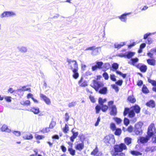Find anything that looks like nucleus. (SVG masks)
Masks as SVG:
<instances>
[{"instance_id":"nucleus-1","label":"nucleus","mask_w":156,"mask_h":156,"mask_svg":"<svg viewBox=\"0 0 156 156\" xmlns=\"http://www.w3.org/2000/svg\"><path fill=\"white\" fill-rule=\"evenodd\" d=\"M127 149V147L125 144L121 143L114 145L111 153L112 156H125V154L122 151L123 150Z\"/></svg>"},{"instance_id":"nucleus-2","label":"nucleus","mask_w":156,"mask_h":156,"mask_svg":"<svg viewBox=\"0 0 156 156\" xmlns=\"http://www.w3.org/2000/svg\"><path fill=\"white\" fill-rule=\"evenodd\" d=\"M136 113V104L129 108L125 107L123 114L125 117L128 115L129 117L132 118L135 116Z\"/></svg>"},{"instance_id":"nucleus-3","label":"nucleus","mask_w":156,"mask_h":156,"mask_svg":"<svg viewBox=\"0 0 156 156\" xmlns=\"http://www.w3.org/2000/svg\"><path fill=\"white\" fill-rule=\"evenodd\" d=\"M135 54V52L131 51L126 52V58L130 59L128 62V63L136 67V57L132 58Z\"/></svg>"},{"instance_id":"nucleus-4","label":"nucleus","mask_w":156,"mask_h":156,"mask_svg":"<svg viewBox=\"0 0 156 156\" xmlns=\"http://www.w3.org/2000/svg\"><path fill=\"white\" fill-rule=\"evenodd\" d=\"M109 108L106 105H97L95 107V109L96 114L99 113L101 110L103 112H107Z\"/></svg>"},{"instance_id":"nucleus-5","label":"nucleus","mask_w":156,"mask_h":156,"mask_svg":"<svg viewBox=\"0 0 156 156\" xmlns=\"http://www.w3.org/2000/svg\"><path fill=\"white\" fill-rule=\"evenodd\" d=\"M147 133L148 137L150 138L153 136L156 133V129L153 123H151L148 126Z\"/></svg>"},{"instance_id":"nucleus-6","label":"nucleus","mask_w":156,"mask_h":156,"mask_svg":"<svg viewBox=\"0 0 156 156\" xmlns=\"http://www.w3.org/2000/svg\"><path fill=\"white\" fill-rule=\"evenodd\" d=\"M103 142L106 143L110 144H114L115 141L114 136L112 134H109L106 136L103 139Z\"/></svg>"},{"instance_id":"nucleus-7","label":"nucleus","mask_w":156,"mask_h":156,"mask_svg":"<svg viewBox=\"0 0 156 156\" xmlns=\"http://www.w3.org/2000/svg\"><path fill=\"white\" fill-rule=\"evenodd\" d=\"M93 85L91 86L94 88L96 91H98L99 89L104 86V85L102 82L98 81L97 80H93Z\"/></svg>"},{"instance_id":"nucleus-8","label":"nucleus","mask_w":156,"mask_h":156,"mask_svg":"<svg viewBox=\"0 0 156 156\" xmlns=\"http://www.w3.org/2000/svg\"><path fill=\"white\" fill-rule=\"evenodd\" d=\"M70 69L72 70L73 73V77L75 79H77L79 75V73L78 72V66H77L76 64H74V67L72 65H70Z\"/></svg>"},{"instance_id":"nucleus-9","label":"nucleus","mask_w":156,"mask_h":156,"mask_svg":"<svg viewBox=\"0 0 156 156\" xmlns=\"http://www.w3.org/2000/svg\"><path fill=\"white\" fill-rule=\"evenodd\" d=\"M103 62L102 61H97L95 62V64L91 67L92 71H96L98 69H101L102 68Z\"/></svg>"},{"instance_id":"nucleus-10","label":"nucleus","mask_w":156,"mask_h":156,"mask_svg":"<svg viewBox=\"0 0 156 156\" xmlns=\"http://www.w3.org/2000/svg\"><path fill=\"white\" fill-rule=\"evenodd\" d=\"M16 14L12 11H5L2 13L0 15L1 18L7 17L16 16Z\"/></svg>"},{"instance_id":"nucleus-11","label":"nucleus","mask_w":156,"mask_h":156,"mask_svg":"<svg viewBox=\"0 0 156 156\" xmlns=\"http://www.w3.org/2000/svg\"><path fill=\"white\" fill-rule=\"evenodd\" d=\"M75 149L80 151H81L84 147V142L79 143L78 141H76L75 143Z\"/></svg>"},{"instance_id":"nucleus-12","label":"nucleus","mask_w":156,"mask_h":156,"mask_svg":"<svg viewBox=\"0 0 156 156\" xmlns=\"http://www.w3.org/2000/svg\"><path fill=\"white\" fill-rule=\"evenodd\" d=\"M40 96L41 99L43 100L46 104L48 105L51 104V101L50 99L45 95L42 94H40Z\"/></svg>"},{"instance_id":"nucleus-13","label":"nucleus","mask_w":156,"mask_h":156,"mask_svg":"<svg viewBox=\"0 0 156 156\" xmlns=\"http://www.w3.org/2000/svg\"><path fill=\"white\" fill-rule=\"evenodd\" d=\"M30 86V85L27 84L23 86H20L19 88L17 89L16 90L20 92L21 91H29V92H31V88H27Z\"/></svg>"},{"instance_id":"nucleus-14","label":"nucleus","mask_w":156,"mask_h":156,"mask_svg":"<svg viewBox=\"0 0 156 156\" xmlns=\"http://www.w3.org/2000/svg\"><path fill=\"white\" fill-rule=\"evenodd\" d=\"M150 138L147 135L145 137L140 136L138 139L137 142L142 144H145L148 141Z\"/></svg>"},{"instance_id":"nucleus-15","label":"nucleus","mask_w":156,"mask_h":156,"mask_svg":"<svg viewBox=\"0 0 156 156\" xmlns=\"http://www.w3.org/2000/svg\"><path fill=\"white\" fill-rule=\"evenodd\" d=\"M143 125V122L141 121H140L137 123V135H141L142 134L143 130L141 129V127Z\"/></svg>"},{"instance_id":"nucleus-16","label":"nucleus","mask_w":156,"mask_h":156,"mask_svg":"<svg viewBox=\"0 0 156 156\" xmlns=\"http://www.w3.org/2000/svg\"><path fill=\"white\" fill-rule=\"evenodd\" d=\"M137 68L139 69L142 72L145 73L147 71V67L144 64L138 63L137 64Z\"/></svg>"},{"instance_id":"nucleus-17","label":"nucleus","mask_w":156,"mask_h":156,"mask_svg":"<svg viewBox=\"0 0 156 156\" xmlns=\"http://www.w3.org/2000/svg\"><path fill=\"white\" fill-rule=\"evenodd\" d=\"M110 112V114L111 115H116L117 113V108L115 105H114L112 107L109 108Z\"/></svg>"},{"instance_id":"nucleus-18","label":"nucleus","mask_w":156,"mask_h":156,"mask_svg":"<svg viewBox=\"0 0 156 156\" xmlns=\"http://www.w3.org/2000/svg\"><path fill=\"white\" fill-rule=\"evenodd\" d=\"M131 12L124 13L122 14L121 16H119V18L122 21L126 22V16L131 14Z\"/></svg>"},{"instance_id":"nucleus-19","label":"nucleus","mask_w":156,"mask_h":156,"mask_svg":"<svg viewBox=\"0 0 156 156\" xmlns=\"http://www.w3.org/2000/svg\"><path fill=\"white\" fill-rule=\"evenodd\" d=\"M101 88H100L98 90L99 93L101 94H106L108 92V89L107 87H101Z\"/></svg>"},{"instance_id":"nucleus-20","label":"nucleus","mask_w":156,"mask_h":156,"mask_svg":"<svg viewBox=\"0 0 156 156\" xmlns=\"http://www.w3.org/2000/svg\"><path fill=\"white\" fill-rule=\"evenodd\" d=\"M127 102L131 103H134L136 101L133 95L129 96L127 98Z\"/></svg>"},{"instance_id":"nucleus-21","label":"nucleus","mask_w":156,"mask_h":156,"mask_svg":"<svg viewBox=\"0 0 156 156\" xmlns=\"http://www.w3.org/2000/svg\"><path fill=\"white\" fill-rule=\"evenodd\" d=\"M126 42H122L120 44H119L117 42L115 43L114 44V48H115L119 49L126 45Z\"/></svg>"},{"instance_id":"nucleus-22","label":"nucleus","mask_w":156,"mask_h":156,"mask_svg":"<svg viewBox=\"0 0 156 156\" xmlns=\"http://www.w3.org/2000/svg\"><path fill=\"white\" fill-rule=\"evenodd\" d=\"M110 68L111 65L109 63H105L104 64L103 63L101 69L103 71H106Z\"/></svg>"},{"instance_id":"nucleus-23","label":"nucleus","mask_w":156,"mask_h":156,"mask_svg":"<svg viewBox=\"0 0 156 156\" xmlns=\"http://www.w3.org/2000/svg\"><path fill=\"white\" fill-rule=\"evenodd\" d=\"M146 105L149 107H151L152 108H154L155 106V103L154 101L152 100H151L147 102L146 104Z\"/></svg>"},{"instance_id":"nucleus-24","label":"nucleus","mask_w":156,"mask_h":156,"mask_svg":"<svg viewBox=\"0 0 156 156\" xmlns=\"http://www.w3.org/2000/svg\"><path fill=\"white\" fill-rule=\"evenodd\" d=\"M30 111L33 112L35 114H38L40 112L39 108L38 107H31L30 109Z\"/></svg>"},{"instance_id":"nucleus-25","label":"nucleus","mask_w":156,"mask_h":156,"mask_svg":"<svg viewBox=\"0 0 156 156\" xmlns=\"http://www.w3.org/2000/svg\"><path fill=\"white\" fill-rule=\"evenodd\" d=\"M147 61L150 65L154 66L155 65L156 60L153 58L148 59H147Z\"/></svg>"},{"instance_id":"nucleus-26","label":"nucleus","mask_w":156,"mask_h":156,"mask_svg":"<svg viewBox=\"0 0 156 156\" xmlns=\"http://www.w3.org/2000/svg\"><path fill=\"white\" fill-rule=\"evenodd\" d=\"M119 65L117 63H114L112 65L111 69L113 71H116L119 68Z\"/></svg>"},{"instance_id":"nucleus-27","label":"nucleus","mask_w":156,"mask_h":156,"mask_svg":"<svg viewBox=\"0 0 156 156\" xmlns=\"http://www.w3.org/2000/svg\"><path fill=\"white\" fill-rule=\"evenodd\" d=\"M125 144L128 145L132 143V138L130 137H126L124 139Z\"/></svg>"},{"instance_id":"nucleus-28","label":"nucleus","mask_w":156,"mask_h":156,"mask_svg":"<svg viewBox=\"0 0 156 156\" xmlns=\"http://www.w3.org/2000/svg\"><path fill=\"white\" fill-rule=\"evenodd\" d=\"M141 90L143 93L145 94H147L149 92V90L145 84L143 85Z\"/></svg>"},{"instance_id":"nucleus-29","label":"nucleus","mask_w":156,"mask_h":156,"mask_svg":"<svg viewBox=\"0 0 156 156\" xmlns=\"http://www.w3.org/2000/svg\"><path fill=\"white\" fill-rule=\"evenodd\" d=\"M146 46V43H142L140 45L138 51V53H140L142 52L143 49Z\"/></svg>"},{"instance_id":"nucleus-30","label":"nucleus","mask_w":156,"mask_h":156,"mask_svg":"<svg viewBox=\"0 0 156 156\" xmlns=\"http://www.w3.org/2000/svg\"><path fill=\"white\" fill-rule=\"evenodd\" d=\"M114 131V134L115 135L118 136L120 135L122 132V129L120 128H116Z\"/></svg>"},{"instance_id":"nucleus-31","label":"nucleus","mask_w":156,"mask_h":156,"mask_svg":"<svg viewBox=\"0 0 156 156\" xmlns=\"http://www.w3.org/2000/svg\"><path fill=\"white\" fill-rule=\"evenodd\" d=\"M23 138L25 140H31L33 138V136L31 134H27L23 136Z\"/></svg>"},{"instance_id":"nucleus-32","label":"nucleus","mask_w":156,"mask_h":156,"mask_svg":"<svg viewBox=\"0 0 156 156\" xmlns=\"http://www.w3.org/2000/svg\"><path fill=\"white\" fill-rule=\"evenodd\" d=\"M68 151L71 155L74 156L75 155L76 151L73 147H68Z\"/></svg>"},{"instance_id":"nucleus-33","label":"nucleus","mask_w":156,"mask_h":156,"mask_svg":"<svg viewBox=\"0 0 156 156\" xmlns=\"http://www.w3.org/2000/svg\"><path fill=\"white\" fill-rule=\"evenodd\" d=\"M20 104L23 106H27L30 105V102L28 100L25 101H22L20 102Z\"/></svg>"},{"instance_id":"nucleus-34","label":"nucleus","mask_w":156,"mask_h":156,"mask_svg":"<svg viewBox=\"0 0 156 156\" xmlns=\"http://www.w3.org/2000/svg\"><path fill=\"white\" fill-rule=\"evenodd\" d=\"M107 101L106 98H105L103 99L102 98L99 97L98 99V105L104 104Z\"/></svg>"},{"instance_id":"nucleus-35","label":"nucleus","mask_w":156,"mask_h":156,"mask_svg":"<svg viewBox=\"0 0 156 156\" xmlns=\"http://www.w3.org/2000/svg\"><path fill=\"white\" fill-rule=\"evenodd\" d=\"M113 119L118 125L121 124L122 121V120L121 118L117 117H114Z\"/></svg>"},{"instance_id":"nucleus-36","label":"nucleus","mask_w":156,"mask_h":156,"mask_svg":"<svg viewBox=\"0 0 156 156\" xmlns=\"http://www.w3.org/2000/svg\"><path fill=\"white\" fill-rule=\"evenodd\" d=\"M111 86L113 89L115 90L116 92L117 93L118 92L119 90V88L118 86L115 84H111Z\"/></svg>"},{"instance_id":"nucleus-37","label":"nucleus","mask_w":156,"mask_h":156,"mask_svg":"<svg viewBox=\"0 0 156 156\" xmlns=\"http://www.w3.org/2000/svg\"><path fill=\"white\" fill-rule=\"evenodd\" d=\"M148 82L151 83L152 86L154 87L156 86V81L151 79L150 78L148 77L147 78Z\"/></svg>"},{"instance_id":"nucleus-38","label":"nucleus","mask_w":156,"mask_h":156,"mask_svg":"<svg viewBox=\"0 0 156 156\" xmlns=\"http://www.w3.org/2000/svg\"><path fill=\"white\" fill-rule=\"evenodd\" d=\"M99 151L98 148L96 146L95 148L91 152V154L93 155H96Z\"/></svg>"},{"instance_id":"nucleus-39","label":"nucleus","mask_w":156,"mask_h":156,"mask_svg":"<svg viewBox=\"0 0 156 156\" xmlns=\"http://www.w3.org/2000/svg\"><path fill=\"white\" fill-rule=\"evenodd\" d=\"M17 48L20 51L22 52L25 53L27 51V48L24 46H22L20 48L18 47Z\"/></svg>"},{"instance_id":"nucleus-40","label":"nucleus","mask_w":156,"mask_h":156,"mask_svg":"<svg viewBox=\"0 0 156 156\" xmlns=\"http://www.w3.org/2000/svg\"><path fill=\"white\" fill-rule=\"evenodd\" d=\"M130 123L129 120L127 118L125 117L123 120V123L126 126H127Z\"/></svg>"},{"instance_id":"nucleus-41","label":"nucleus","mask_w":156,"mask_h":156,"mask_svg":"<svg viewBox=\"0 0 156 156\" xmlns=\"http://www.w3.org/2000/svg\"><path fill=\"white\" fill-rule=\"evenodd\" d=\"M78 137L80 138V140L82 142H84L86 139L84 135L82 133L80 134L79 135Z\"/></svg>"},{"instance_id":"nucleus-42","label":"nucleus","mask_w":156,"mask_h":156,"mask_svg":"<svg viewBox=\"0 0 156 156\" xmlns=\"http://www.w3.org/2000/svg\"><path fill=\"white\" fill-rule=\"evenodd\" d=\"M63 131L65 133H68L69 131V127L67 123H66L65 127L63 128Z\"/></svg>"},{"instance_id":"nucleus-43","label":"nucleus","mask_w":156,"mask_h":156,"mask_svg":"<svg viewBox=\"0 0 156 156\" xmlns=\"http://www.w3.org/2000/svg\"><path fill=\"white\" fill-rule=\"evenodd\" d=\"M115 84L117 86H121L122 85L123 81L122 79H119L118 80H116V81H115Z\"/></svg>"},{"instance_id":"nucleus-44","label":"nucleus","mask_w":156,"mask_h":156,"mask_svg":"<svg viewBox=\"0 0 156 156\" xmlns=\"http://www.w3.org/2000/svg\"><path fill=\"white\" fill-rule=\"evenodd\" d=\"M110 128L112 131H114L116 128L115 124L114 122H111L110 124Z\"/></svg>"},{"instance_id":"nucleus-45","label":"nucleus","mask_w":156,"mask_h":156,"mask_svg":"<svg viewBox=\"0 0 156 156\" xmlns=\"http://www.w3.org/2000/svg\"><path fill=\"white\" fill-rule=\"evenodd\" d=\"M35 137L37 140H41L44 138L45 136L42 135H39L36 134L35 135Z\"/></svg>"},{"instance_id":"nucleus-46","label":"nucleus","mask_w":156,"mask_h":156,"mask_svg":"<svg viewBox=\"0 0 156 156\" xmlns=\"http://www.w3.org/2000/svg\"><path fill=\"white\" fill-rule=\"evenodd\" d=\"M73 129L74 128H73L71 131V132H72V133L73 134L72 136L75 138H76L78 135L79 133L78 132H75V131H73Z\"/></svg>"},{"instance_id":"nucleus-47","label":"nucleus","mask_w":156,"mask_h":156,"mask_svg":"<svg viewBox=\"0 0 156 156\" xmlns=\"http://www.w3.org/2000/svg\"><path fill=\"white\" fill-rule=\"evenodd\" d=\"M104 72V73L102 74L103 77L105 80H108L109 79L108 74L106 71Z\"/></svg>"},{"instance_id":"nucleus-48","label":"nucleus","mask_w":156,"mask_h":156,"mask_svg":"<svg viewBox=\"0 0 156 156\" xmlns=\"http://www.w3.org/2000/svg\"><path fill=\"white\" fill-rule=\"evenodd\" d=\"M4 98L6 101L8 102H10L12 101V98L11 96H4Z\"/></svg>"},{"instance_id":"nucleus-49","label":"nucleus","mask_w":156,"mask_h":156,"mask_svg":"<svg viewBox=\"0 0 156 156\" xmlns=\"http://www.w3.org/2000/svg\"><path fill=\"white\" fill-rule=\"evenodd\" d=\"M79 85L81 87H85L88 85L87 82L86 80H85Z\"/></svg>"},{"instance_id":"nucleus-50","label":"nucleus","mask_w":156,"mask_h":156,"mask_svg":"<svg viewBox=\"0 0 156 156\" xmlns=\"http://www.w3.org/2000/svg\"><path fill=\"white\" fill-rule=\"evenodd\" d=\"M98 49L97 48H95L92 52V55H98Z\"/></svg>"},{"instance_id":"nucleus-51","label":"nucleus","mask_w":156,"mask_h":156,"mask_svg":"<svg viewBox=\"0 0 156 156\" xmlns=\"http://www.w3.org/2000/svg\"><path fill=\"white\" fill-rule=\"evenodd\" d=\"M110 78L111 80L115 82L116 81V76L114 74H111L110 76Z\"/></svg>"},{"instance_id":"nucleus-52","label":"nucleus","mask_w":156,"mask_h":156,"mask_svg":"<svg viewBox=\"0 0 156 156\" xmlns=\"http://www.w3.org/2000/svg\"><path fill=\"white\" fill-rule=\"evenodd\" d=\"M67 62L68 63V64H71V62H74V63L73 64V66L74 65V64H77V66H78L77 62L75 60H71V59H67Z\"/></svg>"},{"instance_id":"nucleus-53","label":"nucleus","mask_w":156,"mask_h":156,"mask_svg":"<svg viewBox=\"0 0 156 156\" xmlns=\"http://www.w3.org/2000/svg\"><path fill=\"white\" fill-rule=\"evenodd\" d=\"M8 129V127L6 125H3L1 128V131L3 132L6 131Z\"/></svg>"},{"instance_id":"nucleus-54","label":"nucleus","mask_w":156,"mask_h":156,"mask_svg":"<svg viewBox=\"0 0 156 156\" xmlns=\"http://www.w3.org/2000/svg\"><path fill=\"white\" fill-rule=\"evenodd\" d=\"M114 103V101L113 100H111L109 101L108 102V108H110L112 107V106H113L114 105H113Z\"/></svg>"},{"instance_id":"nucleus-55","label":"nucleus","mask_w":156,"mask_h":156,"mask_svg":"<svg viewBox=\"0 0 156 156\" xmlns=\"http://www.w3.org/2000/svg\"><path fill=\"white\" fill-rule=\"evenodd\" d=\"M65 121L67 122H68V121L69 119V114L67 112H66L65 114Z\"/></svg>"},{"instance_id":"nucleus-56","label":"nucleus","mask_w":156,"mask_h":156,"mask_svg":"<svg viewBox=\"0 0 156 156\" xmlns=\"http://www.w3.org/2000/svg\"><path fill=\"white\" fill-rule=\"evenodd\" d=\"M153 41V39L152 38L149 37L147 39V41H146V43L150 44L152 43Z\"/></svg>"},{"instance_id":"nucleus-57","label":"nucleus","mask_w":156,"mask_h":156,"mask_svg":"<svg viewBox=\"0 0 156 156\" xmlns=\"http://www.w3.org/2000/svg\"><path fill=\"white\" fill-rule=\"evenodd\" d=\"M133 127L131 125H130L127 128V131L129 133H131L133 132Z\"/></svg>"},{"instance_id":"nucleus-58","label":"nucleus","mask_w":156,"mask_h":156,"mask_svg":"<svg viewBox=\"0 0 156 156\" xmlns=\"http://www.w3.org/2000/svg\"><path fill=\"white\" fill-rule=\"evenodd\" d=\"M89 98L91 102L93 103H94L95 102L96 100L94 96L90 95L89 97Z\"/></svg>"},{"instance_id":"nucleus-59","label":"nucleus","mask_w":156,"mask_h":156,"mask_svg":"<svg viewBox=\"0 0 156 156\" xmlns=\"http://www.w3.org/2000/svg\"><path fill=\"white\" fill-rule=\"evenodd\" d=\"M100 120H101V118H100V116H99L97 118V121L94 124V126H97L99 125V123L100 122Z\"/></svg>"},{"instance_id":"nucleus-60","label":"nucleus","mask_w":156,"mask_h":156,"mask_svg":"<svg viewBox=\"0 0 156 156\" xmlns=\"http://www.w3.org/2000/svg\"><path fill=\"white\" fill-rule=\"evenodd\" d=\"M60 148L63 152L65 153L67 151L66 148L64 145H62L60 146Z\"/></svg>"},{"instance_id":"nucleus-61","label":"nucleus","mask_w":156,"mask_h":156,"mask_svg":"<svg viewBox=\"0 0 156 156\" xmlns=\"http://www.w3.org/2000/svg\"><path fill=\"white\" fill-rule=\"evenodd\" d=\"M56 123L55 122L51 121L49 125V127L51 129L53 128L55 125Z\"/></svg>"},{"instance_id":"nucleus-62","label":"nucleus","mask_w":156,"mask_h":156,"mask_svg":"<svg viewBox=\"0 0 156 156\" xmlns=\"http://www.w3.org/2000/svg\"><path fill=\"white\" fill-rule=\"evenodd\" d=\"M135 45L136 42H133L132 43H131L129 44L128 45V48L129 49H130Z\"/></svg>"},{"instance_id":"nucleus-63","label":"nucleus","mask_w":156,"mask_h":156,"mask_svg":"<svg viewBox=\"0 0 156 156\" xmlns=\"http://www.w3.org/2000/svg\"><path fill=\"white\" fill-rule=\"evenodd\" d=\"M13 133L17 136H20L21 135V133L19 131H14Z\"/></svg>"},{"instance_id":"nucleus-64","label":"nucleus","mask_w":156,"mask_h":156,"mask_svg":"<svg viewBox=\"0 0 156 156\" xmlns=\"http://www.w3.org/2000/svg\"><path fill=\"white\" fill-rule=\"evenodd\" d=\"M151 33H148L145 34L144 36V39H147L148 37L151 35Z\"/></svg>"}]
</instances>
